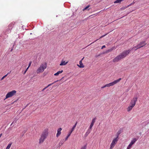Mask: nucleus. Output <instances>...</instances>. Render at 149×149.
<instances>
[{"mask_svg":"<svg viewBox=\"0 0 149 149\" xmlns=\"http://www.w3.org/2000/svg\"><path fill=\"white\" fill-rule=\"evenodd\" d=\"M11 72V71H10L9 72H8V73L7 74V75L8 74H9Z\"/></svg>","mask_w":149,"mask_h":149,"instance_id":"obj_42","label":"nucleus"},{"mask_svg":"<svg viewBox=\"0 0 149 149\" xmlns=\"http://www.w3.org/2000/svg\"><path fill=\"white\" fill-rule=\"evenodd\" d=\"M90 6V5H88L87 6L85 7L83 10V11H84L85 10H89L90 8L88 9L89 7Z\"/></svg>","mask_w":149,"mask_h":149,"instance_id":"obj_20","label":"nucleus"},{"mask_svg":"<svg viewBox=\"0 0 149 149\" xmlns=\"http://www.w3.org/2000/svg\"><path fill=\"white\" fill-rule=\"evenodd\" d=\"M11 145L12 143L9 144L7 146L6 149H9L11 146Z\"/></svg>","mask_w":149,"mask_h":149,"instance_id":"obj_24","label":"nucleus"},{"mask_svg":"<svg viewBox=\"0 0 149 149\" xmlns=\"http://www.w3.org/2000/svg\"><path fill=\"white\" fill-rule=\"evenodd\" d=\"M31 61H30L29 63V66H28V67H29L31 65Z\"/></svg>","mask_w":149,"mask_h":149,"instance_id":"obj_32","label":"nucleus"},{"mask_svg":"<svg viewBox=\"0 0 149 149\" xmlns=\"http://www.w3.org/2000/svg\"><path fill=\"white\" fill-rule=\"evenodd\" d=\"M118 137H116V138H114L111 145H110V148L111 149H112L114 147L116 143H117L118 140Z\"/></svg>","mask_w":149,"mask_h":149,"instance_id":"obj_7","label":"nucleus"},{"mask_svg":"<svg viewBox=\"0 0 149 149\" xmlns=\"http://www.w3.org/2000/svg\"><path fill=\"white\" fill-rule=\"evenodd\" d=\"M121 133V131H119L117 133V136L116 137H118V138L119 135Z\"/></svg>","mask_w":149,"mask_h":149,"instance_id":"obj_25","label":"nucleus"},{"mask_svg":"<svg viewBox=\"0 0 149 149\" xmlns=\"http://www.w3.org/2000/svg\"><path fill=\"white\" fill-rule=\"evenodd\" d=\"M7 75V74H6L3 76L1 79V80L2 81V80L5 78Z\"/></svg>","mask_w":149,"mask_h":149,"instance_id":"obj_29","label":"nucleus"},{"mask_svg":"<svg viewBox=\"0 0 149 149\" xmlns=\"http://www.w3.org/2000/svg\"><path fill=\"white\" fill-rule=\"evenodd\" d=\"M108 33L105 34L104 35H103V36H101L100 38H102L103 37H104L105 36H106V35H107L108 34Z\"/></svg>","mask_w":149,"mask_h":149,"instance_id":"obj_30","label":"nucleus"},{"mask_svg":"<svg viewBox=\"0 0 149 149\" xmlns=\"http://www.w3.org/2000/svg\"><path fill=\"white\" fill-rule=\"evenodd\" d=\"M62 130V129L61 127L58 129L57 130V132L56 135V136L57 137H58L61 135V131Z\"/></svg>","mask_w":149,"mask_h":149,"instance_id":"obj_12","label":"nucleus"},{"mask_svg":"<svg viewBox=\"0 0 149 149\" xmlns=\"http://www.w3.org/2000/svg\"><path fill=\"white\" fill-rule=\"evenodd\" d=\"M127 148L129 149H130L131 148V147H130L129 146H128L127 147Z\"/></svg>","mask_w":149,"mask_h":149,"instance_id":"obj_38","label":"nucleus"},{"mask_svg":"<svg viewBox=\"0 0 149 149\" xmlns=\"http://www.w3.org/2000/svg\"><path fill=\"white\" fill-rule=\"evenodd\" d=\"M84 58L83 57L81 61H82L83 60Z\"/></svg>","mask_w":149,"mask_h":149,"instance_id":"obj_43","label":"nucleus"},{"mask_svg":"<svg viewBox=\"0 0 149 149\" xmlns=\"http://www.w3.org/2000/svg\"><path fill=\"white\" fill-rule=\"evenodd\" d=\"M63 72V70H61V71H59L57 72L56 73L54 74V75L56 76H58L61 73Z\"/></svg>","mask_w":149,"mask_h":149,"instance_id":"obj_17","label":"nucleus"},{"mask_svg":"<svg viewBox=\"0 0 149 149\" xmlns=\"http://www.w3.org/2000/svg\"><path fill=\"white\" fill-rule=\"evenodd\" d=\"M48 129L46 128L42 131L39 139L40 144L43 143L47 138L48 135Z\"/></svg>","mask_w":149,"mask_h":149,"instance_id":"obj_2","label":"nucleus"},{"mask_svg":"<svg viewBox=\"0 0 149 149\" xmlns=\"http://www.w3.org/2000/svg\"><path fill=\"white\" fill-rule=\"evenodd\" d=\"M77 122L76 123H75V125H74V126H73V127H72V128L70 131V132H71V133H72V132L74 131V128H75V127H76V125H77Z\"/></svg>","mask_w":149,"mask_h":149,"instance_id":"obj_18","label":"nucleus"},{"mask_svg":"<svg viewBox=\"0 0 149 149\" xmlns=\"http://www.w3.org/2000/svg\"><path fill=\"white\" fill-rule=\"evenodd\" d=\"M80 65L77 64V65L80 68H83L84 67V65H83L81 61H80L79 62Z\"/></svg>","mask_w":149,"mask_h":149,"instance_id":"obj_14","label":"nucleus"},{"mask_svg":"<svg viewBox=\"0 0 149 149\" xmlns=\"http://www.w3.org/2000/svg\"><path fill=\"white\" fill-rule=\"evenodd\" d=\"M134 107L133 106H132L130 105V106H129L127 108V110L128 112L130 111Z\"/></svg>","mask_w":149,"mask_h":149,"instance_id":"obj_15","label":"nucleus"},{"mask_svg":"<svg viewBox=\"0 0 149 149\" xmlns=\"http://www.w3.org/2000/svg\"><path fill=\"white\" fill-rule=\"evenodd\" d=\"M26 71H27L25 70V71H24V74H25L26 73Z\"/></svg>","mask_w":149,"mask_h":149,"instance_id":"obj_39","label":"nucleus"},{"mask_svg":"<svg viewBox=\"0 0 149 149\" xmlns=\"http://www.w3.org/2000/svg\"><path fill=\"white\" fill-rule=\"evenodd\" d=\"M16 92L15 90H13L8 92L6 96L5 99L13 97L16 94Z\"/></svg>","mask_w":149,"mask_h":149,"instance_id":"obj_5","label":"nucleus"},{"mask_svg":"<svg viewBox=\"0 0 149 149\" xmlns=\"http://www.w3.org/2000/svg\"><path fill=\"white\" fill-rule=\"evenodd\" d=\"M64 143L63 141H61L59 143V146H61Z\"/></svg>","mask_w":149,"mask_h":149,"instance_id":"obj_26","label":"nucleus"},{"mask_svg":"<svg viewBox=\"0 0 149 149\" xmlns=\"http://www.w3.org/2000/svg\"><path fill=\"white\" fill-rule=\"evenodd\" d=\"M127 149H128V148H127Z\"/></svg>","mask_w":149,"mask_h":149,"instance_id":"obj_46","label":"nucleus"},{"mask_svg":"<svg viewBox=\"0 0 149 149\" xmlns=\"http://www.w3.org/2000/svg\"><path fill=\"white\" fill-rule=\"evenodd\" d=\"M106 47L105 46V45H103V46L102 47H101V49H102L103 48H105Z\"/></svg>","mask_w":149,"mask_h":149,"instance_id":"obj_33","label":"nucleus"},{"mask_svg":"<svg viewBox=\"0 0 149 149\" xmlns=\"http://www.w3.org/2000/svg\"><path fill=\"white\" fill-rule=\"evenodd\" d=\"M98 40V39L96 40H95V41H94V42H93L92 43H91L90 44V45H91V44H92V43H93L95 42L96 41H97Z\"/></svg>","mask_w":149,"mask_h":149,"instance_id":"obj_36","label":"nucleus"},{"mask_svg":"<svg viewBox=\"0 0 149 149\" xmlns=\"http://www.w3.org/2000/svg\"><path fill=\"white\" fill-rule=\"evenodd\" d=\"M68 61H67L66 62L63 59H62L61 61V63L60 64V65H66L68 63Z\"/></svg>","mask_w":149,"mask_h":149,"instance_id":"obj_11","label":"nucleus"},{"mask_svg":"<svg viewBox=\"0 0 149 149\" xmlns=\"http://www.w3.org/2000/svg\"><path fill=\"white\" fill-rule=\"evenodd\" d=\"M130 50H128L124 51L116 57L114 58L113 60V62H116L125 57L130 52Z\"/></svg>","mask_w":149,"mask_h":149,"instance_id":"obj_1","label":"nucleus"},{"mask_svg":"<svg viewBox=\"0 0 149 149\" xmlns=\"http://www.w3.org/2000/svg\"><path fill=\"white\" fill-rule=\"evenodd\" d=\"M2 134H0V138L1 137V136H2Z\"/></svg>","mask_w":149,"mask_h":149,"instance_id":"obj_40","label":"nucleus"},{"mask_svg":"<svg viewBox=\"0 0 149 149\" xmlns=\"http://www.w3.org/2000/svg\"><path fill=\"white\" fill-rule=\"evenodd\" d=\"M132 144H131L130 143V144H129V145H128L131 148L132 146Z\"/></svg>","mask_w":149,"mask_h":149,"instance_id":"obj_35","label":"nucleus"},{"mask_svg":"<svg viewBox=\"0 0 149 149\" xmlns=\"http://www.w3.org/2000/svg\"><path fill=\"white\" fill-rule=\"evenodd\" d=\"M105 85L102 86L101 87V89H103L104 88L106 87L105 86Z\"/></svg>","mask_w":149,"mask_h":149,"instance_id":"obj_34","label":"nucleus"},{"mask_svg":"<svg viewBox=\"0 0 149 149\" xmlns=\"http://www.w3.org/2000/svg\"><path fill=\"white\" fill-rule=\"evenodd\" d=\"M146 45V42L145 41H142L140 42L136 46L134 47L132 49H134V48H136V49H135V50H136L138 49L143 47Z\"/></svg>","mask_w":149,"mask_h":149,"instance_id":"obj_4","label":"nucleus"},{"mask_svg":"<svg viewBox=\"0 0 149 149\" xmlns=\"http://www.w3.org/2000/svg\"><path fill=\"white\" fill-rule=\"evenodd\" d=\"M12 24H10L8 26V28L7 29L6 31V33L7 34L10 33L11 31L12 28Z\"/></svg>","mask_w":149,"mask_h":149,"instance_id":"obj_10","label":"nucleus"},{"mask_svg":"<svg viewBox=\"0 0 149 149\" xmlns=\"http://www.w3.org/2000/svg\"><path fill=\"white\" fill-rule=\"evenodd\" d=\"M63 78H63L61 79H60L59 81H60Z\"/></svg>","mask_w":149,"mask_h":149,"instance_id":"obj_45","label":"nucleus"},{"mask_svg":"<svg viewBox=\"0 0 149 149\" xmlns=\"http://www.w3.org/2000/svg\"><path fill=\"white\" fill-rule=\"evenodd\" d=\"M137 99L138 98L137 97H134L130 102V105L134 107L135 105L136 102L137 101Z\"/></svg>","mask_w":149,"mask_h":149,"instance_id":"obj_8","label":"nucleus"},{"mask_svg":"<svg viewBox=\"0 0 149 149\" xmlns=\"http://www.w3.org/2000/svg\"><path fill=\"white\" fill-rule=\"evenodd\" d=\"M29 67H28V68H26V71H27V70H28V68H29Z\"/></svg>","mask_w":149,"mask_h":149,"instance_id":"obj_41","label":"nucleus"},{"mask_svg":"<svg viewBox=\"0 0 149 149\" xmlns=\"http://www.w3.org/2000/svg\"><path fill=\"white\" fill-rule=\"evenodd\" d=\"M91 130L88 129V131H87V132L85 134V136H86V137L88 135V134L91 132Z\"/></svg>","mask_w":149,"mask_h":149,"instance_id":"obj_19","label":"nucleus"},{"mask_svg":"<svg viewBox=\"0 0 149 149\" xmlns=\"http://www.w3.org/2000/svg\"><path fill=\"white\" fill-rule=\"evenodd\" d=\"M96 120V118H95L93 119L92 121L90 124L89 127L88 129L91 130L92 127L94 125L95 122Z\"/></svg>","mask_w":149,"mask_h":149,"instance_id":"obj_9","label":"nucleus"},{"mask_svg":"<svg viewBox=\"0 0 149 149\" xmlns=\"http://www.w3.org/2000/svg\"><path fill=\"white\" fill-rule=\"evenodd\" d=\"M121 0H116V1H115L114 3H120L121 2Z\"/></svg>","mask_w":149,"mask_h":149,"instance_id":"obj_23","label":"nucleus"},{"mask_svg":"<svg viewBox=\"0 0 149 149\" xmlns=\"http://www.w3.org/2000/svg\"><path fill=\"white\" fill-rule=\"evenodd\" d=\"M72 133H71V132H70L69 133H68V136H66V137L65 138V141H67L68 137L70 136V135Z\"/></svg>","mask_w":149,"mask_h":149,"instance_id":"obj_22","label":"nucleus"},{"mask_svg":"<svg viewBox=\"0 0 149 149\" xmlns=\"http://www.w3.org/2000/svg\"><path fill=\"white\" fill-rule=\"evenodd\" d=\"M62 83H63V82H60L59 83V84H58V85H60V84H61Z\"/></svg>","mask_w":149,"mask_h":149,"instance_id":"obj_37","label":"nucleus"},{"mask_svg":"<svg viewBox=\"0 0 149 149\" xmlns=\"http://www.w3.org/2000/svg\"><path fill=\"white\" fill-rule=\"evenodd\" d=\"M87 147L86 145H84V146H82L81 148V149H86Z\"/></svg>","mask_w":149,"mask_h":149,"instance_id":"obj_27","label":"nucleus"},{"mask_svg":"<svg viewBox=\"0 0 149 149\" xmlns=\"http://www.w3.org/2000/svg\"><path fill=\"white\" fill-rule=\"evenodd\" d=\"M137 140V139L136 138H134L132 140L130 143L133 145L135 143Z\"/></svg>","mask_w":149,"mask_h":149,"instance_id":"obj_16","label":"nucleus"},{"mask_svg":"<svg viewBox=\"0 0 149 149\" xmlns=\"http://www.w3.org/2000/svg\"><path fill=\"white\" fill-rule=\"evenodd\" d=\"M121 79V78H120L116 80H114L112 82L108 84H106L105 85V86L106 87H109L111 86H113L115 84H116L118 82H119Z\"/></svg>","mask_w":149,"mask_h":149,"instance_id":"obj_6","label":"nucleus"},{"mask_svg":"<svg viewBox=\"0 0 149 149\" xmlns=\"http://www.w3.org/2000/svg\"><path fill=\"white\" fill-rule=\"evenodd\" d=\"M127 7H127V6H125V7H123L121 8H120V9L121 10H124L125 9H126V8H127Z\"/></svg>","mask_w":149,"mask_h":149,"instance_id":"obj_28","label":"nucleus"},{"mask_svg":"<svg viewBox=\"0 0 149 149\" xmlns=\"http://www.w3.org/2000/svg\"><path fill=\"white\" fill-rule=\"evenodd\" d=\"M58 81V80H57L56 81H54V82H53V83H51V84H49V85H48L47 86H46V87H45V88H44L42 90V91H44L45 89H46L49 86H50L52 85L53 84L55 83H56V82Z\"/></svg>","mask_w":149,"mask_h":149,"instance_id":"obj_13","label":"nucleus"},{"mask_svg":"<svg viewBox=\"0 0 149 149\" xmlns=\"http://www.w3.org/2000/svg\"><path fill=\"white\" fill-rule=\"evenodd\" d=\"M13 122L11 123V125H13Z\"/></svg>","mask_w":149,"mask_h":149,"instance_id":"obj_44","label":"nucleus"},{"mask_svg":"<svg viewBox=\"0 0 149 149\" xmlns=\"http://www.w3.org/2000/svg\"><path fill=\"white\" fill-rule=\"evenodd\" d=\"M114 47H112L110 49L108 50L107 51L106 53H109V52H111L114 49Z\"/></svg>","mask_w":149,"mask_h":149,"instance_id":"obj_21","label":"nucleus"},{"mask_svg":"<svg viewBox=\"0 0 149 149\" xmlns=\"http://www.w3.org/2000/svg\"><path fill=\"white\" fill-rule=\"evenodd\" d=\"M47 66V63H45L42 64L40 67L36 70V72L37 74L43 72L44 70L46 68Z\"/></svg>","mask_w":149,"mask_h":149,"instance_id":"obj_3","label":"nucleus"},{"mask_svg":"<svg viewBox=\"0 0 149 149\" xmlns=\"http://www.w3.org/2000/svg\"><path fill=\"white\" fill-rule=\"evenodd\" d=\"M134 3H135V2L133 1L132 3L131 4H130V5H128L127 6V7H129V6H131L132 4H133Z\"/></svg>","mask_w":149,"mask_h":149,"instance_id":"obj_31","label":"nucleus"}]
</instances>
